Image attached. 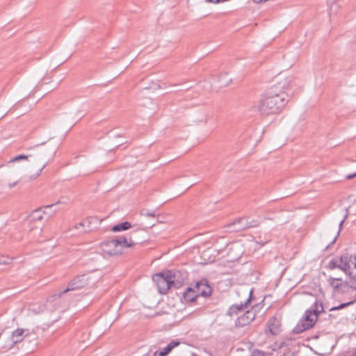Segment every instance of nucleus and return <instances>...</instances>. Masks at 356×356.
<instances>
[{"label": "nucleus", "mask_w": 356, "mask_h": 356, "mask_svg": "<svg viewBox=\"0 0 356 356\" xmlns=\"http://www.w3.org/2000/svg\"><path fill=\"white\" fill-rule=\"evenodd\" d=\"M184 299L186 302H193L197 298L195 289L188 288L183 294Z\"/></svg>", "instance_id": "obj_17"}, {"label": "nucleus", "mask_w": 356, "mask_h": 356, "mask_svg": "<svg viewBox=\"0 0 356 356\" xmlns=\"http://www.w3.org/2000/svg\"><path fill=\"white\" fill-rule=\"evenodd\" d=\"M94 283H95V280L92 279L91 275L84 274V275H79V276L74 277L72 280H71L69 282L67 287L65 289H64L62 291L58 292V293H55V294L52 295L49 298V300L54 301L57 298H60V296L64 293H66L71 291L81 289V288L84 287L85 286H87L89 284H91V285L94 284Z\"/></svg>", "instance_id": "obj_4"}, {"label": "nucleus", "mask_w": 356, "mask_h": 356, "mask_svg": "<svg viewBox=\"0 0 356 356\" xmlns=\"http://www.w3.org/2000/svg\"><path fill=\"white\" fill-rule=\"evenodd\" d=\"M120 243L117 238L105 241L101 244L102 249L109 255L120 254L122 252Z\"/></svg>", "instance_id": "obj_8"}, {"label": "nucleus", "mask_w": 356, "mask_h": 356, "mask_svg": "<svg viewBox=\"0 0 356 356\" xmlns=\"http://www.w3.org/2000/svg\"><path fill=\"white\" fill-rule=\"evenodd\" d=\"M258 225L259 222L257 220H249L248 218H241L235 220L229 226L230 228L233 227L232 231L239 232L250 227H257Z\"/></svg>", "instance_id": "obj_9"}, {"label": "nucleus", "mask_w": 356, "mask_h": 356, "mask_svg": "<svg viewBox=\"0 0 356 356\" xmlns=\"http://www.w3.org/2000/svg\"><path fill=\"white\" fill-rule=\"evenodd\" d=\"M179 344V341H172L159 353V356H166L174 348Z\"/></svg>", "instance_id": "obj_19"}, {"label": "nucleus", "mask_w": 356, "mask_h": 356, "mask_svg": "<svg viewBox=\"0 0 356 356\" xmlns=\"http://www.w3.org/2000/svg\"><path fill=\"white\" fill-rule=\"evenodd\" d=\"M355 302V300H351L350 302H345V303H342V304H340L339 306H337V307H332L330 311H335V310H339V309H342L349 305H351L353 304H354Z\"/></svg>", "instance_id": "obj_21"}, {"label": "nucleus", "mask_w": 356, "mask_h": 356, "mask_svg": "<svg viewBox=\"0 0 356 356\" xmlns=\"http://www.w3.org/2000/svg\"><path fill=\"white\" fill-rule=\"evenodd\" d=\"M136 232L132 234L129 238L122 236L117 238L118 241L120 242V246L122 248V252H123L124 248H131L134 247L135 245L141 243L139 240L136 238Z\"/></svg>", "instance_id": "obj_13"}, {"label": "nucleus", "mask_w": 356, "mask_h": 356, "mask_svg": "<svg viewBox=\"0 0 356 356\" xmlns=\"http://www.w3.org/2000/svg\"><path fill=\"white\" fill-rule=\"evenodd\" d=\"M35 238V234H33V236H31V238Z\"/></svg>", "instance_id": "obj_35"}, {"label": "nucleus", "mask_w": 356, "mask_h": 356, "mask_svg": "<svg viewBox=\"0 0 356 356\" xmlns=\"http://www.w3.org/2000/svg\"><path fill=\"white\" fill-rule=\"evenodd\" d=\"M330 285L335 291H339L346 286V282H343L341 277L330 276L328 279Z\"/></svg>", "instance_id": "obj_15"}, {"label": "nucleus", "mask_w": 356, "mask_h": 356, "mask_svg": "<svg viewBox=\"0 0 356 356\" xmlns=\"http://www.w3.org/2000/svg\"><path fill=\"white\" fill-rule=\"evenodd\" d=\"M281 348V345H278L277 343H275L273 345V350H276L277 348Z\"/></svg>", "instance_id": "obj_28"}, {"label": "nucleus", "mask_w": 356, "mask_h": 356, "mask_svg": "<svg viewBox=\"0 0 356 356\" xmlns=\"http://www.w3.org/2000/svg\"><path fill=\"white\" fill-rule=\"evenodd\" d=\"M339 8V6L337 3L333 2L330 6V15L337 14Z\"/></svg>", "instance_id": "obj_22"}, {"label": "nucleus", "mask_w": 356, "mask_h": 356, "mask_svg": "<svg viewBox=\"0 0 356 356\" xmlns=\"http://www.w3.org/2000/svg\"><path fill=\"white\" fill-rule=\"evenodd\" d=\"M348 209H346V213L345 214L343 219L339 223V231H338V234L340 233V231H341V227L343 226V224L345 222V220H346V218H348Z\"/></svg>", "instance_id": "obj_24"}, {"label": "nucleus", "mask_w": 356, "mask_h": 356, "mask_svg": "<svg viewBox=\"0 0 356 356\" xmlns=\"http://www.w3.org/2000/svg\"><path fill=\"white\" fill-rule=\"evenodd\" d=\"M147 216H154V213H147L145 214Z\"/></svg>", "instance_id": "obj_31"}, {"label": "nucleus", "mask_w": 356, "mask_h": 356, "mask_svg": "<svg viewBox=\"0 0 356 356\" xmlns=\"http://www.w3.org/2000/svg\"><path fill=\"white\" fill-rule=\"evenodd\" d=\"M268 241H269V239H268V240H267L266 241H265V242H261V244H262V245H264V244H265V243H266Z\"/></svg>", "instance_id": "obj_33"}, {"label": "nucleus", "mask_w": 356, "mask_h": 356, "mask_svg": "<svg viewBox=\"0 0 356 356\" xmlns=\"http://www.w3.org/2000/svg\"><path fill=\"white\" fill-rule=\"evenodd\" d=\"M194 289L197 297L200 296L208 297L211 294V288L208 285L205 280L197 282Z\"/></svg>", "instance_id": "obj_12"}, {"label": "nucleus", "mask_w": 356, "mask_h": 356, "mask_svg": "<svg viewBox=\"0 0 356 356\" xmlns=\"http://www.w3.org/2000/svg\"><path fill=\"white\" fill-rule=\"evenodd\" d=\"M208 2L218 3H220V0H207Z\"/></svg>", "instance_id": "obj_30"}, {"label": "nucleus", "mask_w": 356, "mask_h": 356, "mask_svg": "<svg viewBox=\"0 0 356 356\" xmlns=\"http://www.w3.org/2000/svg\"><path fill=\"white\" fill-rule=\"evenodd\" d=\"M248 293L249 297L243 304H234L229 308L227 312V316H232L233 315L237 314L239 311L243 310L248 307L252 298V291L250 290Z\"/></svg>", "instance_id": "obj_14"}, {"label": "nucleus", "mask_w": 356, "mask_h": 356, "mask_svg": "<svg viewBox=\"0 0 356 356\" xmlns=\"http://www.w3.org/2000/svg\"><path fill=\"white\" fill-rule=\"evenodd\" d=\"M286 81L272 86L266 95L252 108L261 115H268L279 113L288 102L286 92Z\"/></svg>", "instance_id": "obj_1"}, {"label": "nucleus", "mask_w": 356, "mask_h": 356, "mask_svg": "<svg viewBox=\"0 0 356 356\" xmlns=\"http://www.w3.org/2000/svg\"><path fill=\"white\" fill-rule=\"evenodd\" d=\"M131 227V225L130 222L126 221V222H121V223L114 225L111 228V230L113 232H118L127 230Z\"/></svg>", "instance_id": "obj_18"}, {"label": "nucleus", "mask_w": 356, "mask_h": 356, "mask_svg": "<svg viewBox=\"0 0 356 356\" xmlns=\"http://www.w3.org/2000/svg\"><path fill=\"white\" fill-rule=\"evenodd\" d=\"M175 277V273L168 270L154 275L152 280L156 284L158 291L161 294H165L170 287H177Z\"/></svg>", "instance_id": "obj_5"}, {"label": "nucleus", "mask_w": 356, "mask_h": 356, "mask_svg": "<svg viewBox=\"0 0 356 356\" xmlns=\"http://www.w3.org/2000/svg\"><path fill=\"white\" fill-rule=\"evenodd\" d=\"M252 356H265V355L262 351L255 350L252 353Z\"/></svg>", "instance_id": "obj_25"}, {"label": "nucleus", "mask_w": 356, "mask_h": 356, "mask_svg": "<svg viewBox=\"0 0 356 356\" xmlns=\"http://www.w3.org/2000/svg\"><path fill=\"white\" fill-rule=\"evenodd\" d=\"M327 268L330 270L339 268L345 274H348L352 282H356V255L341 256L332 259L327 264Z\"/></svg>", "instance_id": "obj_2"}, {"label": "nucleus", "mask_w": 356, "mask_h": 356, "mask_svg": "<svg viewBox=\"0 0 356 356\" xmlns=\"http://www.w3.org/2000/svg\"><path fill=\"white\" fill-rule=\"evenodd\" d=\"M256 317V314L252 310L246 311L243 315L240 316L236 321L235 324L237 327H244L249 325Z\"/></svg>", "instance_id": "obj_11"}, {"label": "nucleus", "mask_w": 356, "mask_h": 356, "mask_svg": "<svg viewBox=\"0 0 356 356\" xmlns=\"http://www.w3.org/2000/svg\"><path fill=\"white\" fill-rule=\"evenodd\" d=\"M35 229V231L38 234H40V232H41V229L38 227H37L36 226H34L33 228H30L29 229V234H31V232Z\"/></svg>", "instance_id": "obj_26"}, {"label": "nucleus", "mask_w": 356, "mask_h": 356, "mask_svg": "<svg viewBox=\"0 0 356 356\" xmlns=\"http://www.w3.org/2000/svg\"><path fill=\"white\" fill-rule=\"evenodd\" d=\"M323 311V307L321 303L318 304L316 301L312 307L307 309L303 318L298 322L294 327V332L298 334L314 327L318 319V316Z\"/></svg>", "instance_id": "obj_3"}, {"label": "nucleus", "mask_w": 356, "mask_h": 356, "mask_svg": "<svg viewBox=\"0 0 356 356\" xmlns=\"http://www.w3.org/2000/svg\"><path fill=\"white\" fill-rule=\"evenodd\" d=\"M93 220H95V219L93 218H86V219L83 220L82 222H81L79 224V226L84 227V226L87 225L88 227H89L90 224L91 223V221Z\"/></svg>", "instance_id": "obj_23"}, {"label": "nucleus", "mask_w": 356, "mask_h": 356, "mask_svg": "<svg viewBox=\"0 0 356 356\" xmlns=\"http://www.w3.org/2000/svg\"><path fill=\"white\" fill-rule=\"evenodd\" d=\"M267 329L266 330V332L270 333L273 335H276L279 333L280 329L278 323L275 318H271L267 324Z\"/></svg>", "instance_id": "obj_16"}, {"label": "nucleus", "mask_w": 356, "mask_h": 356, "mask_svg": "<svg viewBox=\"0 0 356 356\" xmlns=\"http://www.w3.org/2000/svg\"><path fill=\"white\" fill-rule=\"evenodd\" d=\"M1 264H7L8 262H6V261H3V262H1Z\"/></svg>", "instance_id": "obj_34"}, {"label": "nucleus", "mask_w": 356, "mask_h": 356, "mask_svg": "<svg viewBox=\"0 0 356 356\" xmlns=\"http://www.w3.org/2000/svg\"><path fill=\"white\" fill-rule=\"evenodd\" d=\"M232 79L230 77H228V75L227 73H225L223 74H221L219 77V82L220 84V86H226L229 85V83L231 82Z\"/></svg>", "instance_id": "obj_20"}, {"label": "nucleus", "mask_w": 356, "mask_h": 356, "mask_svg": "<svg viewBox=\"0 0 356 356\" xmlns=\"http://www.w3.org/2000/svg\"><path fill=\"white\" fill-rule=\"evenodd\" d=\"M29 159H33V161H35L38 159L42 161L41 166L40 169L38 170V172H37V175L35 176L38 177L40 175L41 172L43 170V169L45 168V166L47 164V161L43 156V152L40 149H36L34 152V154H19L14 158H13L10 162H16L19 161L20 160H28L30 161Z\"/></svg>", "instance_id": "obj_7"}, {"label": "nucleus", "mask_w": 356, "mask_h": 356, "mask_svg": "<svg viewBox=\"0 0 356 356\" xmlns=\"http://www.w3.org/2000/svg\"><path fill=\"white\" fill-rule=\"evenodd\" d=\"M355 177H356V172L354 173V174H350V175H347L346 176V179H353V178H354Z\"/></svg>", "instance_id": "obj_27"}, {"label": "nucleus", "mask_w": 356, "mask_h": 356, "mask_svg": "<svg viewBox=\"0 0 356 356\" xmlns=\"http://www.w3.org/2000/svg\"><path fill=\"white\" fill-rule=\"evenodd\" d=\"M29 330L26 329H17L11 336H8L5 338L6 343L2 344L1 348L8 350L11 348L14 344L21 342L24 337L29 335Z\"/></svg>", "instance_id": "obj_6"}, {"label": "nucleus", "mask_w": 356, "mask_h": 356, "mask_svg": "<svg viewBox=\"0 0 356 356\" xmlns=\"http://www.w3.org/2000/svg\"><path fill=\"white\" fill-rule=\"evenodd\" d=\"M353 355H354V356H356V348H355V349L354 350V351H353Z\"/></svg>", "instance_id": "obj_32"}, {"label": "nucleus", "mask_w": 356, "mask_h": 356, "mask_svg": "<svg viewBox=\"0 0 356 356\" xmlns=\"http://www.w3.org/2000/svg\"><path fill=\"white\" fill-rule=\"evenodd\" d=\"M52 207L53 204H50L44 207V210L42 208L34 210L29 217V222L30 224H34L38 221H42L44 218V215L48 213L47 210L51 209Z\"/></svg>", "instance_id": "obj_10"}, {"label": "nucleus", "mask_w": 356, "mask_h": 356, "mask_svg": "<svg viewBox=\"0 0 356 356\" xmlns=\"http://www.w3.org/2000/svg\"><path fill=\"white\" fill-rule=\"evenodd\" d=\"M18 183V181H15V182H13V183H11V184H9L8 185V188H12L13 187H14Z\"/></svg>", "instance_id": "obj_29"}]
</instances>
